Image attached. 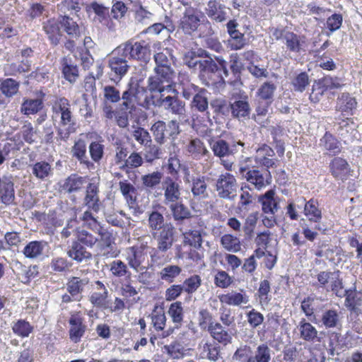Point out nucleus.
Instances as JSON below:
<instances>
[{
	"instance_id": "1",
	"label": "nucleus",
	"mask_w": 362,
	"mask_h": 362,
	"mask_svg": "<svg viewBox=\"0 0 362 362\" xmlns=\"http://www.w3.org/2000/svg\"><path fill=\"white\" fill-rule=\"evenodd\" d=\"M199 57H204L202 62L199 63L197 71L198 76L204 84L207 86L214 85L218 82L223 81V78L228 76L227 63L222 58L216 57V62L209 55L206 51L202 50L199 54Z\"/></svg>"
},
{
	"instance_id": "58",
	"label": "nucleus",
	"mask_w": 362,
	"mask_h": 362,
	"mask_svg": "<svg viewBox=\"0 0 362 362\" xmlns=\"http://www.w3.org/2000/svg\"><path fill=\"white\" fill-rule=\"evenodd\" d=\"M62 66L64 78L70 83L75 82L78 76V67L69 63L66 58H63Z\"/></svg>"
},
{
	"instance_id": "60",
	"label": "nucleus",
	"mask_w": 362,
	"mask_h": 362,
	"mask_svg": "<svg viewBox=\"0 0 362 362\" xmlns=\"http://www.w3.org/2000/svg\"><path fill=\"white\" fill-rule=\"evenodd\" d=\"M119 189L129 203V204H133L136 202V189L135 187L127 180L120 181L119 182Z\"/></svg>"
},
{
	"instance_id": "35",
	"label": "nucleus",
	"mask_w": 362,
	"mask_h": 362,
	"mask_svg": "<svg viewBox=\"0 0 362 362\" xmlns=\"http://www.w3.org/2000/svg\"><path fill=\"white\" fill-rule=\"evenodd\" d=\"M330 171L334 177L344 180L349 173V164L341 158H334L330 163Z\"/></svg>"
},
{
	"instance_id": "49",
	"label": "nucleus",
	"mask_w": 362,
	"mask_h": 362,
	"mask_svg": "<svg viewBox=\"0 0 362 362\" xmlns=\"http://www.w3.org/2000/svg\"><path fill=\"white\" fill-rule=\"evenodd\" d=\"M43 107L42 99H24L21 111L24 115H33L39 112Z\"/></svg>"
},
{
	"instance_id": "19",
	"label": "nucleus",
	"mask_w": 362,
	"mask_h": 362,
	"mask_svg": "<svg viewBox=\"0 0 362 362\" xmlns=\"http://www.w3.org/2000/svg\"><path fill=\"white\" fill-rule=\"evenodd\" d=\"M178 88L181 90L182 97L186 100L193 98L200 90L197 86L190 81L189 76L185 73H179L177 81L175 83Z\"/></svg>"
},
{
	"instance_id": "34",
	"label": "nucleus",
	"mask_w": 362,
	"mask_h": 362,
	"mask_svg": "<svg viewBox=\"0 0 362 362\" xmlns=\"http://www.w3.org/2000/svg\"><path fill=\"white\" fill-rule=\"evenodd\" d=\"M31 168L33 175L40 180H46L53 175V168L45 160L36 162Z\"/></svg>"
},
{
	"instance_id": "38",
	"label": "nucleus",
	"mask_w": 362,
	"mask_h": 362,
	"mask_svg": "<svg viewBox=\"0 0 362 362\" xmlns=\"http://www.w3.org/2000/svg\"><path fill=\"white\" fill-rule=\"evenodd\" d=\"M0 197L4 203H9L14 198L13 182L10 177L0 178Z\"/></svg>"
},
{
	"instance_id": "17",
	"label": "nucleus",
	"mask_w": 362,
	"mask_h": 362,
	"mask_svg": "<svg viewBox=\"0 0 362 362\" xmlns=\"http://www.w3.org/2000/svg\"><path fill=\"white\" fill-rule=\"evenodd\" d=\"M157 243V250L165 252L170 250L174 243L175 227L172 225L163 230L153 233L151 235Z\"/></svg>"
},
{
	"instance_id": "22",
	"label": "nucleus",
	"mask_w": 362,
	"mask_h": 362,
	"mask_svg": "<svg viewBox=\"0 0 362 362\" xmlns=\"http://www.w3.org/2000/svg\"><path fill=\"white\" fill-rule=\"evenodd\" d=\"M88 283L89 279L87 277L71 276L67 281L66 289L68 293L72 294L76 300H81L85 288Z\"/></svg>"
},
{
	"instance_id": "16",
	"label": "nucleus",
	"mask_w": 362,
	"mask_h": 362,
	"mask_svg": "<svg viewBox=\"0 0 362 362\" xmlns=\"http://www.w3.org/2000/svg\"><path fill=\"white\" fill-rule=\"evenodd\" d=\"M284 43L288 51L297 54L305 52L308 47V40L305 35L291 31L286 33Z\"/></svg>"
},
{
	"instance_id": "41",
	"label": "nucleus",
	"mask_w": 362,
	"mask_h": 362,
	"mask_svg": "<svg viewBox=\"0 0 362 362\" xmlns=\"http://www.w3.org/2000/svg\"><path fill=\"white\" fill-rule=\"evenodd\" d=\"M208 332L210 333L211 336L219 343L226 345L231 341V335L218 322H215L214 325H211Z\"/></svg>"
},
{
	"instance_id": "5",
	"label": "nucleus",
	"mask_w": 362,
	"mask_h": 362,
	"mask_svg": "<svg viewBox=\"0 0 362 362\" xmlns=\"http://www.w3.org/2000/svg\"><path fill=\"white\" fill-rule=\"evenodd\" d=\"M252 158H247L239 166L240 174L256 189H261L271 183L272 177L267 169L259 170L252 165Z\"/></svg>"
},
{
	"instance_id": "15",
	"label": "nucleus",
	"mask_w": 362,
	"mask_h": 362,
	"mask_svg": "<svg viewBox=\"0 0 362 362\" xmlns=\"http://www.w3.org/2000/svg\"><path fill=\"white\" fill-rule=\"evenodd\" d=\"M238 146H243V143L240 141L228 143L223 139L211 140L210 141V146L214 156L220 158L236 153Z\"/></svg>"
},
{
	"instance_id": "62",
	"label": "nucleus",
	"mask_w": 362,
	"mask_h": 362,
	"mask_svg": "<svg viewBox=\"0 0 362 362\" xmlns=\"http://www.w3.org/2000/svg\"><path fill=\"white\" fill-rule=\"evenodd\" d=\"M163 174L160 172L156 171L141 177L143 185L148 189H153L162 182Z\"/></svg>"
},
{
	"instance_id": "64",
	"label": "nucleus",
	"mask_w": 362,
	"mask_h": 362,
	"mask_svg": "<svg viewBox=\"0 0 362 362\" xmlns=\"http://www.w3.org/2000/svg\"><path fill=\"white\" fill-rule=\"evenodd\" d=\"M182 269L177 265H168L165 267L160 272L161 279L171 283L180 275Z\"/></svg>"
},
{
	"instance_id": "6",
	"label": "nucleus",
	"mask_w": 362,
	"mask_h": 362,
	"mask_svg": "<svg viewBox=\"0 0 362 362\" xmlns=\"http://www.w3.org/2000/svg\"><path fill=\"white\" fill-rule=\"evenodd\" d=\"M107 67L110 69V78L117 83L128 73L131 66L129 61L116 47L107 58Z\"/></svg>"
},
{
	"instance_id": "59",
	"label": "nucleus",
	"mask_w": 362,
	"mask_h": 362,
	"mask_svg": "<svg viewBox=\"0 0 362 362\" xmlns=\"http://www.w3.org/2000/svg\"><path fill=\"white\" fill-rule=\"evenodd\" d=\"M213 317L211 313L206 308H200L197 315V322L199 327L204 330H209L211 325H214L212 322Z\"/></svg>"
},
{
	"instance_id": "3",
	"label": "nucleus",
	"mask_w": 362,
	"mask_h": 362,
	"mask_svg": "<svg viewBox=\"0 0 362 362\" xmlns=\"http://www.w3.org/2000/svg\"><path fill=\"white\" fill-rule=\"evenodd\" d=\"M53 117H59L57 135L61 140L66 141L75 132L76 119L71 111L69 101L65 98L55 100L53 106Z\"/></svg>"
},
{
	"instance_id": "25",
	"label": "nucleus",
	"mask_w": 362,
	"mask_h": 362,
	"mask_svg": "<svg viewBox=\"0 0 362 362\" xmlns=\"http://www.w3.org/2000/svg\"><path fill=\"white\" fill-rule=\"evenodd\" d=\"M69 337L74 342H78L83 336L86 331V325L83 324V319L78 314L72 315L69 319Z\"/></svg>"
},
{
	"instance_id": "40",
	"label": "nucleus",
	"mask_w": 362,
	"mask_h": 362,
	"mask_svg": "<svg viewBox=\"0 0 362 362\" xmlns=\"http://www.w3.org/2000/svg\"><path fill=\"white\" fill-rule=\"evenodd\" d=\"M218 298L221 303L233 306H239L248 302V298L246 295L236 291L220 295Z\"/></svg>"
},
{
	"instance_id": "43",
	"label": "nucleus",
	"mask_w": 362,
	"mask_h": 362,
	"mask_svg": "<svg viewBox=\"0 0 362 362\" xmlns=\"http://www.w3.org/2000/svg\"><path fill=\"white\" fill-rule=\"evenodd\" d=\"M276 90V86L274 83L267 81L259 86L256 94L259 100L272 103Z\"/></svg>"
},
{
	"instance_id": "57",
	"label": "nucleus",
	"mask_w": 362,
	"mask_h": 362,
	"mask_svg": "<svg viewBox=\"0 0 362 362\" xmlns=\"http://www.w3.org/2000/svg\"><path fill=\"white\" fill-rule=\"evenodd\" d=\"M191 107L192 110H197L200 112H204L208 110L209 103L205 96L204 90L202 89L194 95L191 102Z\"/></svg>"
},
{
	"instance_id": "10",
	"label": "nucleus",
	"mask_w": 362,
	"mask_h": 362,
	"mask_svg": "<svg viewBox=\"0 0 362 362\" xmlns=\"http://www.w3.org/2000/svg\"><path fill=\"white\" fill-rule=\"evenodd\" d=\"M152 106L162 107L168 112L177 115L179 117H184L185 115V103L176 95L164 97L163 95H161L158 99H156L153 95V104Z\"/></svg>"
},
{
	"instance_id": "26",
	"label": "nucleus",
	"mask_w": 362,
	"mask_h": 362,
	"mask_svg": "<svg viewBox=\"0 0 362 362\" xmlns=\"http://www.w3.org/2000/svg\"><path fill=\"white\" fill-rule=\"evenodd\" d=\"M226 6L217 0H211L207 4L206 13L207 16L216 22L225 21L227 18Z\"/></svg>"
},
{
	"instance_id": "12",
	"label": "nucleus",
	"mask_w": 362,
	"mask_h": 362,
	"mask_svg": "<svg viewBox=\"0 0 362 362\" xmlns=\"http://www.w3.org/2000/svg\"><path fill=\"white\" fill-rule=\"evenodd\" d=\"M230 110L234 118L241 119L248 117L251 108L248 96L245 92L233 93L230 100Z\"/></svg>"
},
{
	"instance_id": "14",
	"label": "nucleus",
	"mask_w": 362,
	"mask_h": 362,
	"mask_svg": "<svg viewBox=\"0 0 362 362\" xmlns=\"http://www.w3.org/2000/svg\"><path fill=\"white\" fill-rule=\"evenodd\" d=\"M200 25V18L197 11L193 7H186L179 21V28L185 34L191 35Z\"/></svg>"
},
{
	"instance_id": "31",
	"label": "nucleus",
	"mask_w": 362,
	"mask_h": 362,
	"mask_svg": "<svg viewBox=\"0 0 362 362\" xmlns=\"http://www.w3.org/2000/svg\"><path fill=\"white\" fill-rule=\"evenodd\" d=\"M297 328L299 331L300 339L309 342L320 341L317 329L310 322H307L305 319L302 318L300 320Z\"/></svg>"
},
{
	"instance_id": "36",
	"label": "nucleus",
	"mask_w": 362,
	"mask_h": 362,
	"mask_svg": "<svg viewBox=\"0 0 362 362\" xmlns=\"http://www.w3.org/2000/svg\"><path fill=\"white\" fill-rule=\"evenodd\" d=\"M187 151L194 159H200L209 155V151L204 144L199 139L190 140L187 145Z\"/></svg>"
},
{
	"instance_id": "30",
	"label": "nucleus",
	"mask_w": 362,
	"mask_h": 362,
	"mask_svg": "<svg viewBox=\"0 0 362 362\" xmlns=\"http://www.w3.org/2000/svg\"><path fill=\"white\" fill-rule=\"evenodd\" d=\"M67 255L71 259L79 263L87 262L92 258L91 253L86 250L85 246L76 240L72 242Z\"/></svg>"
},
{
	"instance_id": "24",
	"label": "nucleus",
	"mask_w": 362,
	"mask_h": 362,
	"mask_svg": "<svg viewBox=\"0 0 362 362\" xmlns=\"http://www.w3.org/2000/svg\"><path fill=\"white\" fill-rule=\"evenodd\" d=\"M209 178L203 175L193 177L192 179L191 192L194 198L206 199L209 195L207 181Z\"/></svg>"
},
{
	"instance_id": "29",
	"label": "nucleus",
	"mask_w": 362,
	"mask_h": 362,
	"mask_svg": "<svg viewBox=\"0 0 362 362\" xmlns=\"http://www.w3.org/2000/svg\"><path fill=\"white\" fill-rule=\"evenodd\" d=\"M60 23L55 19H49L43 23L42 29L52 45H57L62 34L59 28Z\"/></svg>"
},
{
	"instance_id": "55",
	"label": "nucleus",
	"mask_w": 362,
	"mask_h": 362,
	"mask_svg": "<svg viewBox=\"0 0 362 362\" xmlns=\"http://www.w3.org/2000/svg\"><path fill=\"white\" fill-rule=\"evenodd\" d=\"M321 322L326 328H333L339 322V313L334 309L325 310L321 317Z\"/></svg>"
},
{
	"instance_id": "28",
	"label": "nucleus",
	"mask_w": 362,
	"mask_h": 362,
	"mask_svg": "<svg viewBox=\"0 0 362 362\" xmlns=\"http://www.w3.org/2000/svg\"><path fill=\"white\" fill-rule=\"evenodd\" d=\"M76 241L80 243L82 245L93 248L96 244L98 247V255L103 256L100 254V236L94 233H92L90 231H88L85 228L78 229L76 230Z\"/></svg>"
},
{
	"instance_id": "54",
	"label": "nucleus",
	"mask_w": 362,
	"mask_h": 362,
	"mask_svg": "<svg viewBox=\"0 0 362 362\" xmlns=\"http://www.w3.org/2000/svg\"><path fill=\"white\" fill-rule=\"evenodd\" d=\"M12 330L17 336L25 338L33 332V327L25 320H18L13 323Z\"/></svg>"
},
{
	"instance_id": "4",
	"label": "nucleus",
	"mask_w": 362,
	"mask_h": 362,
	"mask_svg": "<svg viewBox=\"0 0 362 362\" xmlns=\"http://www.w3.org/2000/svg\"><path fill=\"white\" fill-rule=\"evenodd\" d=\"M175 72L173 69H154V75L148 77L147 81V88L149 93H159L163 95V93H173L175 95L178 93V90L175 88L176 83L174 82Z\"/></svg>"
},
{
	"instance_id": "2",
	"label": "nucleus",
	"mask_w": 362,
	"mask_h": 362,
	"mask_svg": "<svg viewBox=\"0 0 362 362\" xmlns=\"http://www.w3.org/2000/svg\"><path fill=\"white\" fill-rule=\"evenodd\" d=\"M122 103L121 107L132 113L136 105H140L149 109L153 104V95L148 93V90L139 85L137 82L130 81L127 89L121 96Z\"/></svg>"
},
{
	"instance_id": "61",
	"label": "nucleus",
	"mask_w": 362,
	"mask_h": 362,
	"mask_svg": "<svg viewBox=\"0 0 362 362\" xmlns=\"http://www.w3.org/2000/svg\"><path fill=\"white\" fill-rule=\"evenodd\" d=\"M320 84L323 88V91H333L341 88L343 83L340 78L337 77H332L329 76H325L320 81Z\"/></svg>"
},
{
	"instance_id": "51",
	"label": "nucleus",
	"mask_w": 362,
	"mask_h": 362,
	"mask_svg": "<svg viewBox=\"0 0 362 362\" xmlns=\"http://www.w3.org/2000/svg\"><path fill=\"white\" fill-rule=\"evenodd\" d=\"M154 60L156 66L154 69H173L170 66L171 54L170 50L164 49L154 55Z\"/></svg>"
},
{
	"instance_id": "32",
	"label": "nucleus",
	"mask_w": 362,
	"mask_h": 362,
	"mask_svg": "<svg viewBox=\"0 0 362 362\" xmlns=\"http://www.w3.org/2000/svg\"><path fill=\"white\" fill-rule=\"evenodd\" d=\"M170 225H172V223L166 222L161 213L157 211H153L149 213L148 227L151 235L153 233L158 232L167 227V226H169Z\"/></svg>"
},
{
	"instance_id": "39",
	"label": "nucleus",
	"mask_w": 362,
	"mask_h": 362,
	"mask_svg": "<svg viewBox=\"0 0 362 362\" xmlns=\"http://www.w3.org/2000/svg\"><path fill=\"white\" fill-rule=\"evenodd\" d=\"M47 245V243L45 241L33 240L25 246L23 252L25 257L35 259L43 254L44 250Z\"/></svg>"
},
{
	"instance_id": "46",
	"label": "nucleus",
	"mask_w": 362,
	"mask_h": 362,
	"mask_svg": "<svg viewBox=\"0 0 362 362\" xmlns=\"http://www.w3.org/2000/svg\"><path fill=\"white\" fill-rule=\"evenodd\" d=\"M168 313L171 317L175 327L178 328L182 325L184 318L182 304L180 301L173 303L168 309Z\"/></svg>"
},
{
	"instance_id": "44",
	"label": "nucleus",
	"mask_w": 362,
	"mask_h": 362,
	"mask_svg": "<svg viewBox=\"0 0 362 362\" xmlns=\"http://www.w3.org/2000/svg\"><path fill=\"white\" fill-rule=\"evenodd\" d=\"M71 153L74 157H76L81 163L86 164L88 167L93 165L86 155V144L84 140L78 139L76 141L71 148Z\"/></svg>"
},
{
	"instance_id": "11",
	"label": "nucleus",
	"mask_w": 362,
	"mask_h": 362,
	"mask_svg": "<svg viewBox=\"0 0 362 362\" xmlns=\"http://www.w3.org/2000/svg\"><path fill=\"white\" fill-rule=\"evenodd\" d=\"M216 189L221 198L234 199L237 195L238 189L236 179L230 173L221 174L216 181Z\"/></svg>"
},
{
	"instance_id": "50",
	"label": "nucleus",
	"mask_w": 362,
	"mask_h": 362,
	"mask_svg": "<svg viewBox=\"0 0 362 362\" xmlns=\"http://www.w3.org/2000/svg\"><path fill=\"white\" fill-rule=\"evenodd\" d=\"M345 305L351 311L356 310L362 303V294L355 290H345Z\"/></svg>"
},
{
	"instance_id": "42",
	"label": "nucleus",
	"mask_w": 362,
	"mask_h": 362,
	"mask_svg": "<svg viewBox=\"0 0 362 362\" xmlns=\"http://www.w3.org/2000/svg\"><path fill=\"white\" fill-rule=\"evenodd\" d=\"M304 214L311 222L320 223L322 219V212L318 208L317 202L311 199L304 204Z\"/></svg>"
},
{
	"instance_id": "48",
	"label": "nucleus",
	"mask_w": 362,
	"mask_h": 362,
	"mask_svg": "<svg viewBox=\"0 0 362 362\" xmlns=\"http://www.w3.org/2000/svg\"><path fill=\"white\" fill-rule=\"evenodd\" d=\"M223 247L230 252H238L241 250V244L238 238L230 234H225L221 238Z\"/></svg>"
},
{
	"instance_id": "33",
	"label": "nucleus",
	"mask_w": 362,
	"mask_h": 362,
	"mask_svg": "<svg viewBox=\"0 0 362 362\" xmlns=\"http://www.w3.org/2000/svg\"><path fill=\"white\" fill-rule=\"evenodd\" d=\"M274 351L267 343L258 344L252 352L249 362H271Z\"/></svg>"
},
{
	"instance_id": "9",
	"label": "nucleus",
	"mask_w": 362,
	"mask_h": 362,
	"mask_svg": "<svg viewBox=\"0 0 362 362\" xmlns=\"http://www.w3.org/2000/svg\"><path fill=\"white\" fill-rule=\"evenodd\" d=\"M83 226L100 236V254L106 257H113L114 253L110 254L112 243V233L105 228L95 217L84 223Z\"/></svg>"
},
{
	"instance_id": "37",
	"label": "nucleus",
	"mask_w": 362,
	"mask_h": 362,
	"mask_svg": "<svg viewBox=\"0 0 362 362\" xmlns=\"http://www.w3.org/2000/svg\"><path fill=\"white\" fill-rule=\"evenodd\" d=\"M172 214L173 219L177 222L183 221L191 217L189 209L182 202V200L167 206Z\"/></svg>"
},
{
	"instance_id": "53",
	"label": "nucleus",
	"mask_w": 362,
	"mask_h": 362,
	"mask_svg": "<svg viewBox=\"0 0 362 362\" xmlns=\"http://www.w3.org/2000/svg\"><path fill=\"white\" fill-rule=\"evenodd\" d=\"M320 145L330 153L337 154L341 151L340 143L331 134L325 133L320 139Z\"/></svg>"
},
{
	"instance_id": "52",
	"label": "nucleus",
	"mask_w": 362,
	"mask_h": 362,
	"mask_svg": "<svg viewBox=\"0 0 362 362\" xmlns=\"http://www.w3.org/2000/svg\"><path fill=\"white\" fill-rule=\"evenodd\" d=\"M19 86V82L11 78H8L1 82L0 90L4 95L7 98H11L18 93Z\"/></svg>"
},
{
	"instance_id": "56",
	"label": "nucleus",
	"mask_w": 362,
	"mask_h": 362,
	"mask_svg": "<svg viewBox=\"0 0 362 362\" xmlns=\"http://www.w3.org/2000/svg\"><path fill=\"white\" fill-rule=\"evenodd\" d=\"M59 23L69 36L72 37L80 36L81 32L78 25L70 17L67 16H63Z\"/></svg>"
},
{
	"instance_id": "7",
	"label": "nucleus",
	"mask_w": 362,
	"mask_h": 362,
	"mask_svg": "<svg viewBox=\"0 0 362 362\" xmlns=\"http://www.w3.org/2000/svg\"><path fill=\"white\" fill-rule=\"evenodd\" d=\"M154 140L159 144H163L168 138L175 139L180 133L179 122L172 119L168 123L158 120L154 122L150 129Z\"/></svg>"
},
{
	"instance_id": "21",
	"label": "nucleus",
	"mask_w": 362,
	"mask_h": 362,
	"mask_svg": "<svg viewBox=\"0 0 362 362\" xmlns=\"http://www.w3.org/2000/svg\"><path fill=\"white\" fill-rule=\"evenodd\" d=\"M258 200L265 214H275L279 209V199L275 197V192L273 189L268 190L259 196Z\"/></svg>"
},
{
	"instance_id": "63",
	"label": "nucleus",
	"mask_w": 362,
	"mask_h": 362,
	"mask_svg": "<svg viewBox=\"0 0 362 362\" xmlns=\"http://www.w3.org/2000/svg\"><path fill=\"white\" fill-rule=\"evenodd\" d=\"M83 182V177L72 175L66 180L64 187L69 193L75 192L82 188Z\"/></svg>"
},
{
	"instance_id": "23",
	"label": "nucleus",
	"mask_w": 362,
	"mask_h": 362,
	"mask_svg": "<svg viewBox=\"0 0 362 362\" xmlns=\"http://www.w3.org/2000/svg\"><path fill=\"white\" fill-rule=\"evenodd\" d=\"M146 255V253H141L132 247L126 248L124 251V258L127 264L136 272L146 269V267L142 265L145 261Z\"/></svg>"
},
{
	"instance_id": "13",
	"label": "nucleus",
	"mask_w": 362,
	"mask_h": 362,
	"mask_svg": "<svg viewBox=\"0 0 362 362\" xmlns=\"http://www.w3.org/2000/svg\"><path fill=\"white\" fill-rule=\"evenodd\" d=\"M161 189L163 192V204L164 205L168 206L182 200V187L174 178L170 176L165 177L161 182Z\"/></svg>"
},
{
	"instance_id": "20",
	"label": "nucleus",
	"mask_w": 362,
	"mask_h": 362,
	"mask_svg": "<svg viewBox=\"0 0 362 362\" xmlns=\"http://www.w3.org/2000/svg\"><path fill=\"white\" fill-rule=\"evenodd\" d=\"M275 155L274 150L266 144L256 150V153L254 156L256 164L264 167L269 170L276 165V160L272 158Z\"/></svg>"
},
{
	"instance_id": "8",
	"label": "nucleus",
	"mask_w": 362,
	"mask_h": 362,
	"mask_svg": "<svg viewBox=\"0 0 362 362\" xmlns=\"http://www.w3.org/2000/svg\"><path fill=\"white\" fill-rule=\"evenodd\" d=\"M117 48L128 61L146 62L150 57L149 47L144 41L138 42L130 40L121 44Z\"/></svg>"
},
{
	"instance_id": "27",
	"label": "nucleus",
	"mask_w": 362,
	"mask_h": 362,
	"mask_svg": "<svg viewBox=\"0 0 362 362\" xmlns=\"http://www.w3.org/2000/svg\"><path fill=\"white\" fill-rule=\"evenodd\" d=\"M357 102L355 98L349 93H342L337 101V110L341 112L344 116H351L354 115L356 109Z\"/></svg>"
},
{
	"instance_id": "47",
	"label": "nucleus",
	"mask_w": 362,
	"mask_h": 362,
	"mask_svg": "<svg viewBox=\"0 0 362 362\" xmlns=\"http://www.w3.org/2000/svg\"><path fill=\"white\" fill-rule=\"evenodd\" d=\"M183 243L195 248H199L202 244V235L200 230H189L182 233Z\"/></svg>"
},
{
	"instance_id": "45",
	"label": "nucleus",
	"mask_w": 362,
	"mask_h": 362,
	"mask_svg": "<svg viewBox=\"0 0 362 362\" xmlns=\"http://www.w3.org/2000/svg\"><path fill=\"white\" fill-rule=\"evenodd\" d=\"M133 138L141 146H148L152 142L149 132L144 128L133 125L130 130Z\"/></svg>"
},
{
	"instance_id": "18",
	"label": "nucleus",
	"mask_w": 362,
	"mask_h": 362,
	"mask_svg": "<svg viewBox=\"0 0 362 362\" xmlns=\"http://www.w3.org/2000/svg\"><path fill=\"white\" fill-rule=\"evenodd\" d=\"M108 291L105 286L100 281H97L89 296L90 302L95 307L107 309L109 308Z\"/></svg>"
}]
</instances>
